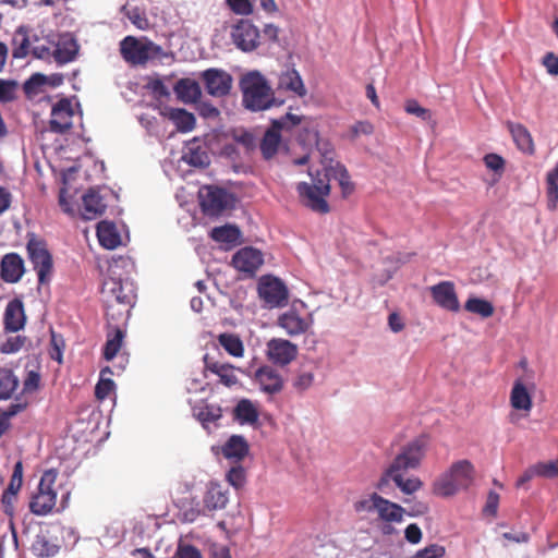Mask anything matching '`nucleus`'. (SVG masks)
<instances>
[{"label":"nucleus","instance_id":"1","mask_svg":"<svg viewBox=\"0 0 558 558\" xmlns=\"http://www.w3.org/2000/svg\"><path fill=\"white\" fill-rule=\"evenodd\" d=\"M288 151L291 155L292 162L301 166L310 160L316 159L324 166V172L317 171L315 174L308 172L312 177L310 183L317 191L330 194V180L338 181L343 197L351 195L354 191V184L351 181L349 171L340 161L336 160L335 148L331 142H288Z\"/></svg>","mask_w":558,"mask_h":558},{"label":"nucleus","instance_id":"2","mask_svg":"<svg viewBox=\"0 0 558 558\" xmlns=\"http://www.w3.org/2000/svg\"><path fill=\"white\" fill-rule=\"evenodd\" d=\"M427 438L420 436L402 447L391 463L385 469L375 484L376 489L387 493L390 482L405 495H412L420 490L423 482L416 476L405 477L410 470L420 468L425 456Z\"/></svg>","mask_w":558,"mask_h":558},{"label":"nucleus","instance_id":"3","mask_svg":"<svg viewBox=\"0 0 558 558\" xmlns=\"http://www.w3.org/2000/svg\"><path fill=\"white\" fill-rule=\"evenodd\" d=\"M101 301L109 324L124 323L136 299L135 287L129 280L107 278L101 287Z\"/></svg>","mask_w":558,"mask_h":558},{"label":"nucleus","instance_id":"4","mask_svg":"<svg viewBox=\"0 0 558 558\" xmlns=\"http://www.w3.org/2000/svg\"><path fill=\"white\" fill-rule=\"evenodd\" d=\"M357 513H376L377 520L383 524L381 532L391 534L393 532L392 523H401L404 519L407 510L399 504L384 498L377 493H372L353 505Z\"/></svg>","mask_w":558,"mask_h":558},{"label":"nucleus","instance_id":"5","mask_svg":"<svg viewBox=\"0 0 558 558\" xmlns=\"http://www.w3.org/2000/svg\"><path fill=\"white\" fill-rule=\"evenodd\" d=\"M240 87L243 105L252 111H262L275 104L274 90L257 71L245 74L240 81Z\"/></svg>","mask_w":558,"mask_h":558},{"label":"nucleus","instance_id":"6","mask_svg":"<svg viewBox=\"0 0 558 558\" xmlns=\"http://www.w3.org/2000/svg\"><path fill=\"white\" fill-rule=\"evenodd\" d=\"M474 466L469 460L454 462L433 485V493L440 497H450L466 489L474 481Z\"/></svg>","mask_w":558,"mask_h":558},{"label":"nucleus","instance_id":"7","mask_svg":"<svg viewBox=\"0 0 558 558\" xmlns=\"http://www.w3.org/2000/svg\"><path fill=\"white\" fill-rule=\"evenodd\" d=\"M120 54L131 65H146L149 61L163 59L168 54L163 48L149 38L125 36L120 41Z\"/></svg>","mask_w":558,"mask_h":558},{"label":"nucleus","instance_id":"8","mask_svg":"<svg viewBox=\"0 0 558 558\" xmlns=\"http://www.w3.org/2000/svg\"><path fill=\"white\" fill-rule=\"evenodd\" d=\"M199 205L204 215L209 217L220 216L230 207L232 196L225 189L205 185L198 192Z\"/></svg>","mask_w":558,"mask_h":558},{"label":"nucleus","instance_id":"9","mask_svg":"<svg viewBox=\"0 0 558 558\" xmlns=\"http://www.w3.org/2000/svg\"><path fill=\"white\" fill-rule=\"evenodd\" d=\"M231 39L243 52L256 51L262 46L259 28L251 20H240L231 27Z\"/></svg>","mask_w":558,"mask_h":558},{"label":"nucleus","instance_id":"10","mask_svg":"<svg viewBox=\"0 0 558 558\" xmlns=\"http://www.w3.org/2000/svg\"><path fill=\"white\" fill-rule=\"evenodd\" d=\"M54 267L52 254L47 250L44 241L37 240V292L44 295L43 301L50 299L49 284L53 278Z\"/></svg>","mask_w":558,"mask_h":558},{"label":"nucleus","instance_id":"11","mask_svg":"<svg viewBox=\"0 0 558 558\" xmlns=\"http://www.w3.org/2000/svg\"><path fill=\"white\" fill-rule=\"evenodd\" d=\"M258 295L269 307H283L288 303L289 292L278 278L264 276L258 283Z\"/></svg>","mask_w":558,"mask_h":558},{"label":"nucleus","instance_id":"12","mask_svg":"<svg viewBox=\"0 0 558 558\" xmlns=\"http://www.w3.org/2000/svg\"><path fill=\"white\" fill-rule=\"evenodd\" d=\"M206 92L213 97H225L232 88L231 74L222 69L210 68L201 73Z\"/></svg>","mask_w":558,"mask_h":558},{"label":"nucleus","instance_id":"13","mask_svg":"<svg viewBox=\"0 0 558 558\" xmlns=\"http://www.w3.org/2000/svg\"><path fill=\"white\" fill-rule=\"evenodd\" d=\"M311 315L302 316L293 304L288 311L279 315L277 324L290 337H295L305 333L312 326Z\"/></svg>","mask_w":558,"mask_h":558},{"label":"nucleus","instance_id":"14","mask_svg":"<svg viewBox=\"0 0 558 558\" xmlns=\"http://www.w3.org/2000/svg\"><path fill=\"white\" fill-rule=\"evenodd\" d=\"M267 356L274 364L286 366L298 356V345L282 338L270 339L267 343Z\"/></svg>","mask_w":558,"mask_h":558},{"label":"nucleus","instance_id":"15","mask_svg":"<svg viewBox=\"0 0 558 558\" xmlns=\"http://www.w3.org/2000/svg\"><path fill=\"white\" fill-rule=\"evenodd\" d=\"M203 361L205 377L207 376V373L216 375L219 378V384L228 388L239 384V378L235 374L239 368L229 363H221L209 354H205Z\"/></svg>","mask_w":558,"mask_h":558},{"label":"nucleus","instance_id":"16","mask_svg":"<svg viewBox=\"0 0 558 558\" xmlns=\"http://www.w3.org/2000/svg\"><path fill=\"white\" fill-rule=\"evenodd\" d=\"M264 258L259 250L245 246L239 250L231 259V265L239 271L253 276L263 265Z\"/></svg>","mask_w":558,"mask_h":558},{"label":"nucleus","instance_id":"17","mask_svg":"<svg viewBox=\"0 0 558 558\" xmlns=\"http://www.w3.org/2000/svg\"><path fill=\"white\" fill-rule=\"evenodd\" d=\"M296 192L299 194L301 203L311 210L318 214H327L330 210L329 205L326 201V197L329 195L320 191H317L310 183H298Z\"/></svg>","mask_w":558,"mask_h":558},{"label":"nucleus","instance_id":"18","mask_svg":"<svg viewBox=\"0 0 558 558\" xmlns=\"http://www.w3.org/2000/svg\"><path fill=\"white\" fill-rule=\"evenodd\" d=\"M434 302L449 312H458L460 303L452 281H441L429 288Z\"/></svg>","mask_w":558,"mask_h":558},{"label":"nucleus","instance_id":"19","mask_svg":"<svg viewBox=\"0 0 558 558\" xmlns=\"http://www.w3.org/2000/svg\"><path fill=\"white\" fill-rule=\"evenodd\" d=\"M73 116L74 111L71 101L66 98L59 100L51 110L50 130L63 134L72 126Z\"/></svg>","mask_w":558,"mask_h":558},{"label":"nucleus","instance_id":"20","mask_svg":"<svg viewBox=\"0 0 558 558\" xmlns=\"http://www.w3.org/2000/svg\"><path fill=\"white\" fill-rule=\"evenodd\" d=\"M254 381L258 384L262 391L270 396L277 395L283 389V378L280 373L268 365L256 369Z\"/></svg>","mask_w":558,"mask_h":558},{"label":"nucleus","instance_id":"21","mask_svg":"<svg viewBox=\"0 0 558 558\" xmlns=\"http://www.w3.org/2000/svg\"><path fill=\"white\" fill-rule=\"evenodd\" d=\"M160 116L168 119L180 133L192 132L196 126L195 116L183 108L165 106L160 109Z\"/></svg>","mask_w":558,"mask_h":558},{"label":"nucleus","instance_id":"22","mask_svg":"<svg viewBox=\"0 0 558 558\" xmlns=\"http://www.w3.org/2000/svg\"><path fill=\"white\" fill-rule=\"evenodd\" d=\"M25 272L24 260L17 253L5 254L0 262V278L7 283H16Z\"/></svg>","mask_w":558,"mask_h":558},{"label":"nucleus","instance_id":"23","mask_svg":"<svg viewBox=\"0 0 558 558\" xmlns=\"http://www.w3.org/2000/svg\"><path fill=\"white\" fill-rule=\"evenodd\" d=\"M276 89L301 98L307 94L302 77L295 69H287L279 74Z\"/></svg>","mask_w":558,"mask_h":558},{"label":"nucleus","instance_id":"24","mask_svg":"<svg viewBox=\"0 0 558 558\" xmlns=\"http://www.w3.org/2000/svg\"><path fill=\"white\" fill-rule=\"evenodd\" d=\"M78 52L76 39L69 33L58 37V41L52 50V57L59 64H65L75 59Z\"/></svg>","mask_w":558,"mask_h":558},{"label":"nucleus","instance_id":"25","mask_svg":"<svg viewBox=\"0 0 558 558\" xmlns=\"http://www.w3.org/2000/svg\"><path fill=\"white\" fill-rule=\"evenodd\" d=\"M228 501L229 497L227 488L217 482H209L207 484V488L203 497L205 509L208 511L222 510L226 508Z\"/></svg>","mask_w":558,"mask_h":558},{"label":"nucleus","instance_id":"26","mask_svg":"<svg viewBox=\"0 0 558 558\" xmlns=\"http://www.w3.org/2000/svg\"><path fill=\"white\" fill-rule=\"evenodd\" d=\"M106 208L107 204L96 189H89L88 192L83 196V219L94 220L101 216Z\"/></svg>","mask_w":558,"mask_h":558},{"label":"nucleus","instance_id":"27","mask_svg":"<svg viewBox=\"0 0 558 558\" xmlns=\"http://www.w3.org/2000/svg\"><path fill=\"white\" fill-rule=\"evenodd\" d=\"M182 160L193 167L205 168L210 163V156L206 142H187V146L182 155Z\"/></svg>","mask_w":558,"mask_h":558},{"label":"nucleus","instance_id":"28","mask_svg":"<svg viewBox=\"0 0 558 558\" xmlns=\"http://www.w3.org/2000/svg\"><path fill=\"white\" fill-rule=\"evenodd\" d=\"M4 329L10 332H16L23 328L25 324V314L23 304L20 300L10 301L4 311L3 317Z\"/></svg>","mask_w":558,"mask_h":558},{"label":"nucleus","instance_id":"29","mask_svg":"<svg viewBox=\"0 0 558 558\" xmlns=\"http://www.w3.org/2000/svg\"><path fill=\"white\" fill-rule=\"evenodd\" d=\"M173 90L177 98L183 104H197L202 97V89L199 84L191 78H180Z\"/></svg>","mask_w":558,"mask_h":558},{"label":"nucleus","instance_id":"30","mask_svg":"<svg viewBox=\"0 0 558 558\" xmlns=\"http://www.w3.org/2000/svg\"><path fill=\"white\" fill-rule=\"evenodd\" d=\"M250 447L241 435H232L221 448L225 458L236 462L243 460L248 453Z\"/></svg>","mask_w":558,"mask_h":558},{"label":"nucleus","instance_id":"31","mask_svg":"<svg viewBox=\"0 0 558 558\" xmlns=\"http://www.w3.org/2000/svg\"><path fill=\"white\" fill-rule=\"evenodd\" d=\"M120 324L121 323H108L110 330L107 333V341L104 348V357L107 361H111L116 357L122 347L124 331Z\"/></svg>","mask_w":558,"mask_h":558},{"label":"nucleus","instance_id":"32","mask_svg":"<svg viewBox=\"0 0 558 558\" xmlns=\"http://www.w3.org/2000/svg\"><path fill=\"white\" fill-rule=\"evenodd\" d=\"M97 238L101 246L113 250L119 246L121 239L116 225L111 221L102 220L97 225Z\"/></svg>","mask_w":558,"mask_h":558},{"label":"nucleus","instance_id":"33","mask_svg":"<svg viewBox=\"0 0 558 558\" xmlns=\"http://www.w3.org/2000/svg\"><path fill=\"white\" fill-rule=\"evenodd\" d=\"M302 118L292 113L274 120L271 126L265 132L263 140H281V131L290 130L301 123Z\"/></svg>","mask_w":558,"mask_h":558},{"label":"nucleus","instance_id":"34","mask_svg":"<svg viewBox=\"0 0 558 558\" xmlns=\"http://www.w3.org/2000/svg\"><path fill=\"white\" fill-rule=\"evenodd\" d=\"M510 404L515 410L526 412L531 411L533 407L531 395L521 380H515L512 387L510 393Z\"/></svg>","mask_w":558,"mask_h":558},{"label":"nucleus","instance_id":"35","mask_svg":"<svg viewBox=\"0 0 558 558\" xmlns=\"http://www.w3.org/2000/svg\"><path fill=\"white\" fill-rule=\"evenodd\" d=\"M233 416L240 424L254 425L258 422V411L248 399H242L233 409Z\"/></svg>","mask_w":558,"mask_h":558},{"label":"nucleus","instance_id":"36","mask_svg":"<svg viewBox=\"0 0 558 558\" xmlns=\"http://www.w3.org/2000/svg\"><path fill=\"white\" fill-rule=\"evenodd\" d=\"M193 414L203 426H207V424L216 423L222 417V410L218 404L204 402L193 408Z\"/></svg>","mask_w":558,"mask_h":558},{"label":"nucleus","instance_id":"37","mask_svg":"<svg viewBox=\"0 0 558 558\" xmlns=\"http://www.w3.org/2000/svg\"><path fill=\"white\" fill-rule=\"evenodd\" d=\"M241 236V231L236 226L225 225L215 227L210 231V238L219 243L235 244Z\"/></svg>","mask_w":558,"mask_h":558},{"label":"nucleus","instance_id":"38","mask_svg":"<svg viewBox=\"0 0 558 558\" xmlns=\"http://www.w3.org/2000/svg\"><path fill=\"white\" fill-rule=\"evenodd\" d=\"M219 344L232 356L241 357L244 354V345L238 335L223 332L218 336Z\"/></svg>","mask_w":558,"mask_h":558},{"label":"nucleus","instance_id":"39","mask_svg":"<svg viewBox=\"0 0 558 558\" xmlns=\"http://www.w3.org/2000/svg\"><path fill=\"white\" fill-rule=\"evenodd\" d=\"M12 57L14 59L25 58L29 52V39L25 27L21 26L16 29L12 39Z\"/></svg>","mask_w":558,"mask_h":558},{"label":"nucleus","instance_id":"40","mask_svg":"<svg viewBox=\"0 0 558 558\" xmlns=\"http://www.w3.org/2000/svg\"><path fill=\"white\" fill-rule=\"evenodd\" d=\"M547 207L555 210L558 203V161L555 168L546 175Z\"/></svg>","mask_w":558,"mask_h":558},{"label":"nucleus","instance_id":"41","mask_svg":"<svg viewBox=\"0 0 558 558\" xmlns=\"http://www.w3.org/2000/svg\"><path fill=\"white\" fill-rule=\"evenodd\" d=\"M464 308L470 312L480 315L483 318L490 317L494 314V306L490 302L478 299V298H470L465 304Z\"/></svg>","mask_w":558,"mask_h":558},{"label":"nucleus","instance_id":"42","mask_svg":"<svg viewBox=\"0 0 558 558\" xmlns=\"http://www.w3.org/2000/svg\"><path fill=\"white\" fill-rule=\"evenodd\" d=\"M19 380L11 371H4L0 374V400L11 398L17 388Z\"/></svg>","mask_w":558,"mask_h":558},{"label":"nucleus","instance_id":"43","mask_svg":"<svg viewBox=\"0 0 558 558\" xmlns=\"http://www.w3.org/2000/svg\"><path fill=\"white\" fill-rule=\"evenodd\" d=\"M56 490H37V514H47L56 506Z\"/></svg>","mask_w":558,"mask_h":558},{"label":"nucleus","instance_id":"44","mask_svg":"<svg viewBox=\"0 0 558 558\" xmlns=\"http://www.w3.org/2000/svg\"><path fill=\"white\" fill-rule=\"evenodd\" d=\"M404 110L411 116H415L422 121L432 122L433 113L429 109L422 107L417 100L408 99L404 104Z\"/></svg>","mask_w":558,"mask_h":558},{"label":"nucleus","instance_id":"45","mask_svg":"<svg viewBox=\"0 0 558 558\" xmlns=\"http://www.w3.org/2000/svg\"><path fill=\"white\" fill-rule=\"evenodd\" d=\"M116 388L114 381L109 377L101 376L95 387V397L99 401L107 399Z\"/></svg>","mask_w":558,"mask_h":558},{"label":"nucleus","instance_id":"46","mask_svg":"<svg viewBox=\"0 0 558 558\" xmlns=\"http://www.w3.org/2000/svg\"><path fill=\"white\" fill-rule=\"evenodd\" d=\"M126 16L132 22V24L141 31H146L150 26L149 20L147 19L145 12L140 8H133L132 10L128 11Z\"/></svg>","mask_w":558,"mask_h":558},{"label":"nucleus","instance_id":"47","mask_svg":"<svg viewBox=\"0 0 558 558\" xmlns=\"http://www.w3.org/2000/svg\"><path fill=\"white\" fill-rule=\"evenodd\" d=\"M226 3L239 15H250L254 11V0H226Z\"/></svg>","mask_w":558,"mask_h":558},{"label":"nucleus","instance_id":"48","mask_svg":"<svg viewBox=\"0 0 558 558\" xmlns=\"http://www.w3.org/2000/svg\"><path fill=\"white\" fill-rule=\"evenodd\" d=\"M50 356L52 360L61 363L62 361V350L64 347V341L61 336L57 335L53 329L50 327Z\"/></svg>","mask_w":558,"mask_h":558},{"label":"nucleus","instance_id":"49","mask_svg":"<svg viewBox=\"0 0 558 558\" xmlns=\"http://www.w3.org/2000/svg\"><path fill=\"white\" fill-rule=\"evenodd\" d=\"M539 477L554 478L558 476V459L535 463Z\"/></svg>","mask_w":558,"mask_h":558},{"label":"nucleus","instance_id":"50","mask_svg":"<svg viewBox=\"0 0 558 558\" xmlns=\"http://www.w3.org/2000/svg\"><path fill=\"white\" fill-rule=\"evenodd\" d=\"M68 175L69 174H63V187L60 189L59 205L65 214L73 216L75 209L71 202L72 196L68 195Z\"/></svg>","mask_w":558,"mask_h":558},{"label":"nucleus","instance_id":"51","mask_svg":"<svg viewBox=\"0 0 558 558\" xmlns=\"http://www.w3.org/2000/svg\"><path fill=\"white\" fill-rule=\"evenodd\" d=\"M196 110L198 114L206 120H218L220 118V111L209 101H198L196 104Z\"/></svg>","mask_w":558,"mask_h":558},{"label":"nucleus","instance_id":"52","mask_svg":"<svg viewBox=\"0 0 558 558\" xmlns=\"http://www.w3.org/2000/svg\"><path fill=\"white\" fill-rule=\"evenodd\" d=\"M314 383V374L312 372H300L292 381V387L298 392H304Z\"/></svg>","mask_w":558,"mask_h":558},{"label":"nucleus","instance_id":"53","mask_svg":"<svg viewBox=\"0 0 558 558\" xmlns=\"http://www.w3.org/2000/svg\"><path fill=\"white\" fill-rule=\"evenodd\" d=\"M280 27L274 23H267L264 25L262 34V45H275L279 43Z\"/></svg>","mask_w":558,"mask_h":558},{"label":"nucleus","instance_id":"54","mask_svg":"<svg viewBox=\"0 0 558 558\" xmlns=\"http://www.w3.org/2000/svg\"><path fill=\"white\" fill-rule=\"evenodd\" d=\"M17 83L15 81L0 80V101L9 102L15 98Z\"/></svg>","mask_w":558,"mask_h":558},{"label":"nucleus","instance_id":"55","mask_svg":"<svg viewBox=\"0 0 558 558\" xmlns=\"http://www.w3.org/2000/svg\"><path fill=\"white\" fill-rule=\"evenodd\" d=\"M147 88L151 92L155 99L160 100L170 97V90L160 78H154L148 82Z\"/></svg>","mask_w":558,"mask_h":558},{"label":"nucleus","instance_id":"56","mask_svg":"<svg viewBox=\"0 0 558 558\" xmlns=\"http://www.w3.org/2000/svg\"><path fill=\"white\" fill-rule=\"evenodd\" d=\"M23 484V463L17 461L13 468V473L7 490L19 493Z\"/></svg>","mask_w":558,"mask_h":558},{"label":"nucleus","instance_id":"57","mask_svg":"<svg viewBox=\"0 0 558 558\" xmlns=\"http://www.w3.org/2000/svg\"><path fill=\"white\" fill-rule=\"evenodd\" d=\"M227 480L235 488H241L245 483V470L241 466H233L227 473Z\"/></svg>","mask_w":558,"mask_h":558},{"label":"nucleus","instance_id":"58","mask_svg":"<svg viewBox=\"0 0 558 558\" xmlns=\"http://www.w3.org/2000/svg\"><path fill=\"white\" fill-rule=\"evenodd\" d=\"M23 408H24V405H22L21 403L11 404L9 407V409L1 414V416H0V438L4 435V433L9 428V418L11 416L15 415L16 413H19Z\"/></svg>","mask_w":558,"mask_h":558},{"label":"nucleus","instance_id":"59","mask_svg":"<svg viewBox=\"0 0 558 558\" xmlns=\"http://www.w3.org/2000/svg\"><path fill=\"white\" fill-rule=\"evenodd\" d=\"M445 547L438 544H432L424 549L418 550L412 558H441L445 555Z\"/></svg>","mask_w":558,"mask_h":558},{"label":"nucleus","instance_id":"60","mask_svg":"<svg viewBox=\"0 0 558 558\" xmlns=\"http://www.w3.org/2000/svg\"><path fill=\"white\" fill-rule=\"evenodd\" d=\"M64 76L60 73H53L51 75H45L37 73V87L43 85H49L51 87H58L63 84Z\"/></svg>","mask_w":558,"mask_h":558},{"label":"nucleus","instance_id":"61","mask_svg":"<svg viewBox=\"0 0 558 558\" xmlns=\"http://www.w3.org/2000/svg\"><path fill=\"white\" fill-rule=\"evenodd\" d=\"M25 342L22 336L10 337L4 343L1 344L0 351L5 354L17 352Z\"/></svg>","mask_w":558,"mask_h":558},{"label":"nucleus","instance_id":"62","mask_svg":"<svg viewBox=\"0 0 558 558\" xmlns=\"http://www.w3.org/2000/svg\"><path fill=\"white\" fill-rule=\"evenodd\" d=\"M57 476H58V473L54 470L46 471L40 478V482L37 486V490H40V492L54 490L52 486L57 480Z\"/></svg>","mask_w":558,"mask_h":558},{"label":"nucleus","instance_id":"63","mask_svg":"<svg viewBox=\"0 0 558 558\" xmlns=\"http://www.w3.org/2000/svg\"><path fill=\"white\" fill-rule=\"evenodd\" d=\"M174 558H202V554L196 547L184 545L179 546Z\"/></svg>","mask_w":558,"mask_h":558},{"label":"nucleus","instance_id":"64","mask_svg":"<svg viewBox=\"0 0 558 558\" xmlns=\"http://www.w3.org/2000/svg\"><path fill=\"white\" fill-rule=\"evenodd\" d=\"M543 64L551 75H558V57L553 52H547L543 58Z\"/></svg>","mask_w":558,"mask_h":558}]
</instances>
